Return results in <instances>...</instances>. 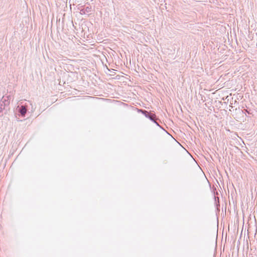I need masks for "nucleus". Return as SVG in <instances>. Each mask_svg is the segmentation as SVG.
<instances>
[{
    "instance_id": "nucleus-3",
    "label": "nucleus",
    "mask_w": 257,
    "mask_h": 257,
    "mask_svg": "<svg viewBox=\"0 0 257 257\" xmlns=\"http://www.w3.org/2000/svg\"><path fill=\"white\" fill-rule=\"evenodd\" d=\"M92 8L91 6H83L81 7V9L80 10V13L81 15H85L87 14L89 15V13L91 12Z\"/></svg>"
},
{
    "instance_id": "nucleus-4",
    "label": "nucleus",
    "mask_w": 257,
    "mask_h": 257,
    "mask_svg": "<svg viewBox=\"0 0 257 257\" xmlns=\"http://www.w3.org/2000/svg\"><path fill=\"white\" fill-rule=\"evenodd\" d=\"M1 103L3 104V106L5 107L6 106L9 105L10 104V101L8 100L4 99L2 100Z\"/></svg>"
},
{
    "instance_id": "nucleus-2",
    "label": "nucleus",
    "mask_w": 257,
    "mask_h": 257,
    "mask_svg": "<svg viewBox=\"0 0 257 257\" xmlns=\"http://www.w3.org/2000/svg\"><path fill=\"white\" fill-rule=\"evenodd\" d=\"M17 110L19 115L22 117H25L27 112V108L24 105H19L17 108Z\"/></svg>"
},
{
    "instance_id": "nucleus-6",
    "label": "nucleus",
    "mask_w": 257,
    "mask_h": 257,
    "mask_svg": "<svg viewBox=\"0 0 257 257\" xmlns=\"http://www.w3.org/2000/svg\"><path fill=\"white\" fill-rule=\"evenodd\" d=\"M214 198L215 203L216 204V206H217V202H216V201H217L216 197L215 196H214Z\"/></svg>"
},
{
    "instance_id": "nucleus-1",
    "label": "nucleus",
    "mask_w": 257,
    "mask_h": 257,
    "mask_svg": "<svg viewBox=\"0 0 257 257\" xmlns=\"http://www.w3.org/2000/svg\"><path fill=\"white\" fill-rule=\"evenodd\" d=\"M138 112L142 113L146 117L149 119L151 121L155 123L157 126H159L161 128L165 131V130L161 125H160L159 122L157 121L158 119L155 113H152L151 111H148L146 110L142 109H138Z\"/></svg>"
},
{
    "instance_id": "nucleus-5",
    "label": "nucleus",
    "mask_w": 257,
    "mask_h": 257,
    "mask_svg": "<svg viewBox=\"0 0 257 257\" xmlns=\"http://www.w3.org/2000/svg\"><path fill=\"white\" fill-rule=\"evenodd\" d=\"M4 107L3 106V104L0 103V116L3 115V114L2 113L3 112V111L5 109Z\"/></svg>"
}]
</instances>
